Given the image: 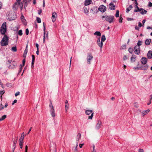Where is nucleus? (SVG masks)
Wrapping results in <instances>:
<instances>
[{
	"mask_svg": "<svg viewBox=\"0 0 152 152\" xmlns=\"http://www.w3.org/2000/svg\"><path fill=\"white\" fill-rule=\"evenodd\" d=\"M32 61L31 62V64H34V61L35 59V56L34 55H32Z\"/></svg>",
	"mask_w": 152,
	"mask_h": 152,
	"instance_id": "72a5a7b5",
	"label": "nucleus"
},
{
	"mask_svg": "<svg viewBox=\"0 0 152 152\" xmlns=\"http://www.w3.org/2000/svg\"><path fill=\"white\" fill-rule=\"evenodd\" d=\"M102 125V122L101 121H100L98 120V121L96 125L95 129H96L98 130L101 128Z\"/></svg>",
	"mask_w": 152,
	"mask_h": 152,
	"instance_id": "6e6552de",
	"label": "nucleus"
},
{
	"mask_svg": "<svg viewBox=\"0 0 152 152\" xmlns=\"http://www.w3.org/2000/svg\"><path fill=\"white\" fill-rule=\"evenodd\" d=\"M27 45L26 48L24 51V54L23 55V56H24L25 57H26V54L27 53Z\"/></svg>",
	"mask_w": 152,
	"mask_h": 152,
	"instance_id": "7c9ffc66",
	"label": "nucleus"
},
{
	"mask_svg": "<svg viewBox=\"0 0 152 152\" xmlns=\"http://www.w3.org/2000/svg\"><path fill=\"white\" fill-rule=\"evenodd\" d=\"M106 40V38L105 36L104 35H102L101 37V41L102 42H104Z\"/></svg>",
	"mask_w": 152,
	"mask_h": 152,
	"instance_id": "c756f323",
	"label": "nucleus"
},
{
	"mask_svg": "<svg viewBox=\"0 0 152 152\" xmlns=\"http://www.w3.org/2000/svg\"><path fill=\"white\" fill-rule=\"evenodd\" d=\"M25 59H24L23 61V65L22 66H24V65H25Z\"/></svg>",
	"mask_w": 152,
	"mask_h": 152,
	"instance_id": "69168bd1",
	"label": "nucleus"
},
{
	"mask_svg": "<svg viewBox=\"0 0 152 152\" xmlns=\"http://www.w3.org/2000/svg\"><path fill=\"white\" fill-rule=\"evenodd\" d=\"M135 4H136V7L137 9V10H134V12H137L138 11H140V8L137 6L138 4L137 1V0L135 1Z\"/></svg>",
	"mask_w": 152,
	"mask_h": 152,
	"instance_id": "5701e85b",
	"label": "nucleus"
},
{
	"mask_svg": "<svg viewBox=\"0 0 152 152\" xmlns=\"http://www.w3.org/2000/svg\"><path fill=\"white\" fill-rule=\"evenodd\" d=\"M94 34L95 35H97L99 36V37L101 36V33L99 31H96L94 33Z\"/></svg>",
	"mask_w": 152,
	"mask_h": 152,
	"instance_id": "c85d7f7f",
	"label": "nucleus"
},
{
	"mask_svg": "<svg viewBox=\"0 0 152 152\" xmlns=\"http://www.w3.org/2000/svg\"><path fill=\"white\" fill-rule=\"evenodd\" d=\"M119 16V11L118 10H117L115 14V17L116 18L118 17Z\"/></svg>",
	"mask_w": 152,
	"mask_h": 152,
	"instance_id": "79ce46f5",
	"label": "nucleus"
},
{
	"mask_svg": "<svg viewBox=\"0 0 152 152\" xmlns=\"http://www.w3.org/2000/svg\"><path fill=\"white\" fill-rule=\"evenodd\" d=\"M12 50L14 52H16L17 51L16 47H13L12 48Z\"/></svg>",
	"mask_w": 152,
	"mask_h": 152,
	"instance_id": "a19ab883",
	"label": "nucleus"
},
{
	"mask_svg": "<svg viewBox=\"0 0 152 152\" xmlns=\"http://www.w3.org/2000/svg\"><path fill=\"white\" fill-rule=\"evenodd\" d=\"M19 141L20 147L21 149H22L23 148V140H19Z\"/></svg>",
	"mask_w": 152,
	"mask_h": 152,
	"instance_id": "a878e982",
	"label": "nucleus"
},
{
	"mask_svg": "<svg viewBox=\"0 0 152 152\" xmlns=\"http://www.w3.org/2000/svg\"><path fill=\"white\" fill-rule=\"evenodd\" d=\"M139 69H140V67H134L133 68V69H134V70H138Z\"/></svg>",
	"mask_w": 152,
	"mask_h": 152,
	"instance_id": "603ef678",
	"label": "nucleus"
},
{
	"mask_svg": "<svg viewBox=\"0 0 152 152\" xmlns=\"http://www.w3.org/2000/svg\"><path fill=\"white\" fill-rule=\"evenodd\" d=\"M138 152H144V151L143 149H138Z\"/></svg>",
	"mask_w": 152,
	"mask_h": 152,
	"instance_id": "5fc2aeb1",
	"label": "nucleus"
},
{
	"mask_svg": "<svg viewBox=\"0 0 152 152\" xmlns=\"http://www.w3.org/2000/svg\"><path fill=\"white\" fill-rule=\"evenodd\" d=\"M85 113L87 115H89L91 113V114L90 116H88V119H92L93 118V117L94 115V113H92V111L91 110H86L85 111Z\"/></svg>",
	"mask_w": 152,
	"mask_h": 152,
	"instance_id": "423d86ee",
	"label": "nucleus"
},
{
	"mask_svg": "<svg viewBox=\"0 0 152 152\" xmlns=\"http://www.w3.org/2000/svg\"><path fill=\"white\" fill-rule=\"evenodd\" d=\"M148 59L145 57H143L141 59L140 61L142 64L143 65H145L147 62Z\"/></svg>",
	"mask_w": 152,
	"mask_h": 152,
	"instance_id": "ddd939ff",
	"label": "nucleus"
},
{
	"mask_svg": "<svg viewBox=\"0 0 152 152\" xmlns=\"http://www.w3.org/2000/svg\"><path fill=\"white\" fill-rule=\"evenodd\" d=\"M5 93V91L4 90H3L1 91H0V95H1L2 96Z\"/></svg>",
	"mask_w": 152,
	"mask_h": 152,
	"instance_id": "09e8293b",
	"label": "nucleus"
},
{
	"mask_svg": "<svg viewBox=\"0 0 152 152\" xmlns=\"http://www.w3.org/2000/svg\"><path fill=\"white\" fill-rule=\"evenodd\" d=\"M123 18L122 17L120 16L119 18V21L120 23H121L122 22Z\"/></svg>",
	"mask_w": 152,
	"mask_h": 152,
	"instance_id": "de8ad7c7",
	"label": "nucleus"
},
{
	"mask_svg": "<svg viewBox=\"0 0 152 152\" xmlns=\"http://www.w3.org/2000/svg\"><path fill=\"white\" fill-rule=\"evenodd\" d=\"M7 64L9 65L8 67L10 69H13L16 66V64L12 60H8Z\"/></svg>",
	"mask_w": 152,
	"mask_h": 152,
	"instance_id": "39448f33",
	"label": "nucleus"
},
{
	"mask_svg": "<svg viewBox=\"0 0 152 152\" xmlns=\"http://www.w3.org/2000/svg\"><path fill=\"white\" fill-rule=\"evenodd\" d=\"M139 26V27H141L142 26V24L140 22H139V25H138Z\"/></svg>",
	"mask_w": 152,
	"mask_h": 152,
	"instance_id": "0e129e2a",
	"label": "nucleus"
},
{
	"mask_svg": "<svg viewBox=\"0 0 152 152\" xmlns=\"http://www.w3.org/2000/svg\"><path fill=\"white\" fill-rule=\"evenodd\" d=\"M18 34L20 36H21L23 34L22 31L21 30H20L18 32Z\"/></svg>",
	"mask_w": 152,
	"mask_h": 152,
	"instance_id": "ea45409f",
	"label": "nucleus"
},
{
	"mask_svg": "<svg viewBox=\"0 0 152 152\" xmlns=\"http://www.w3.org/2000/svg\"><path fill=\"white\" fill-rule=\"evenodd\" d=\"M25 152H28V146L27 145H26L25 146Z\"/></svg>",
	"mask_w": 152,
	"mask_h": 152,
	"instance_id": "6e6d98bb",
	"label": "nucleus"
},
{
	"mask_svg": "<svg viewBox=\"0 0 152 152\" xmlns=\"http://www.w3.org/2000/svg\"><path fill=\"white\" fill-rule=\"evenodd\" d=\"M134 51L136 54H139L140 53V47H138V46H135L134 48Z\"/></svg>",
	"mask_w": 152,
	"mask_h": 152,
	"instance_id": "1a4fd4ad",
	"label": "nucleus"
},
{
	"mask_svg": "<svg viewBox=\"0 0 152 152\" xmlns=\"http://www.w3.org/2000/svg\"><path fill=\"white\" fill-rule=\"evenodd\" d=\"M22 66H23L21 64L20 65V68L19 72H21V71L22 70Z\"/></svg>",
	"mask_w": 152,
	"mask_h": 152,
	"instance_id": "864d4df0",
	"label": "nucleus"
},
{
	"mask_svg": "<svg viewBox=\"0 0 152 152\" xmlns=\"http://www.w3.org/2000/svg\"><path fill=\"white\" fill-rule=\"evenodd\" d=\"M92 152H96L95 149V146L94 145L93 146V151Z\"/></svg>",
	"mask_w": 152,
	"mask_h": 152,
	"instance_id": "e2e57ef3",
	"label": "nucleus"
},
{
	"mask_svg": "<svg viewBox=\"0 0 152 152\" xmlns=\"http://www.w3.org/2000/svg\"><path fill=\"white\" fill-rule=\"evenodd\" d=\"M42 10H39L38 11V14L39 15H40L41 14V13H42Z\"/></svg>",
	"mask_w": 152,
	"mask_h": 152,
	"instance_id": "bf43d9fd",
	"label": "nucleus"
},
{
	"mask_svg": "<svg viewBox=\"0 0 152 152\" xmlns=\"http://www.w3.org/2000/svg\"><path fill=\"white\" fill-rule=\"evenodd\" d=\"M18 137H15V139H14L13 141V144H16L18 140Z\"/></svg>",
	"mask_w": 152,
	"mask_h": 152,
	"instance_id": "f704fd0d",
	"label": "nucleus"
},
{
	"mask_svg": "<svg viewBox=\"0 0 152 152\" xmlns=\"http://www.w3.org/2000/svg\"><path fill=\"white\" fill-rule=\"evenodd\" d=\"M23 23L24 25H26V20L24 19H23L21 20Z\"/></svg>",
	"mask_w": 152,
	"mask_h": 152,
	"instance_id": "a18cd8bd",
	"label": "nucleus"
},
{
	"mask_svg": "<svg viewBox=\"0 0 152 152\" xmlns=\"http://www.w3.org/2000/svg\"><path fill=\"white\" fill-rule=\"evenodd\" d=\"M84 12L85 13H88V9L87 8H85L84 10Z\"/></svg>",
	"mask_w": 152,
	"mask_h": 152,
	"instance_id": "58836bf2",
	"label": "nucleus"
},
{
	"mask_svg": "<svg viewBox=\"0 0 152 152\" xmlns=\"http://www.w3.org/2000/svg\"><path fill=\"white\" fill-rule=\"evenodd\" d=\"M8 106V104L7 103H5V104L4 105V107L5 108H6Z\"/></svg>",
	"mask_w": 152,
	"mask_h": 152,
	"instance_id": "774afa93",
	"label": "nucleus"
},
{
	"mask_svg": "<svg viewBox=\"0 0 152 152\" xmlns=\"http://www.w3.org/2000/svg\"><path fill=\"white\" fill-rule=\"evenodd\" d=\"M81 137V134L80 133H78V134L77 135V142H78V141Z\"/></svg>",
	"mask_w": 152,
	"mask_h": 152,
	"instance_id": "473e14b6",
	"label": "nucleus"
},
{
	"mask_svg": "<svg viewBox=\"0 0 152 152\" xmlns=\"http://www.w3.org/2000/svg\"><path fill=\"white\" fill-rule=\"evenodd\" d=\"M4 109V107L1 104H0V110H1Z\"/></svg>",
	"mask_w": 152,
	"mask_h": 152,
	"instance_id": "49530a36",
	"label": "nucleus"
},
{
	"mask_svg": "<svg viewBox=\"0 0 152 152\" xmlns=\"http://www.w3.org/2000/svg\"><path fill=\"white\" fill-rule=\"evenodd\" d=\"M142 42L141 41H139L137 43V45H136V46H138V47H140V46L142 44Z\"/></svg>",
	"mask_w": 152,
	"mask_h": 152,
	"instance_id": "2f4dec72",
	"label": "nucleus"
},
{
	"mask_svg": "<svg viewBox=\"0 0 152 152\" xmlns=\"http://www.w3.org/2000/svg\"><path fill=\"white\" fill-rule=\"evenodd\" d=\"M109 8L111 10H114L115 9V6L113 2H111L109 4Z\"/></svg>",
	"mask_w": 152,
	"mask_h": 152,
	"instance_id": "f3484780",
	"label": "nucleus"
},
{
	"mask_svg": "<svg viewBox=\"0 0 152 152\" xmlns=\"http://www.w3.org/2000/svg\"><path fill=\"white\" fill-rule=\"evenodd\" d=\"M37 20L38 23H39L41 22V19L38 17H37Z\"/></svg>",
	"mask_w": 152,
	"mask_h": 152,
	"instance_id": "c03bdc74",
	"label": "nucleus"
},
{
	"mask_svg": "<svg viewBox=\"0 0 152 152\" xmlns=\"http://www.w3.org/2000/svg\"><path fill=\"white\" fill-rule=\"evenodd\" d=\"M114 17L113 15H105L103 16L102 18L104 20H106L109 22V23H111L113 22Z\"/></svg>",
	"mask_w": 152,
	"mask_h": 152,
	"instance_id": "f257e3e1",
	"label": "nucleus"
},
{
	"mask_svg": "<svg viewBox=\"0 0 152 152\" xmlns=\"http://www.w3.org/2000/svg\"><path fill=\"white\" fill-rule=\"evenodd\" d=\"M26 0V2H23V3H25V7L26 6H27L28 3L30 2L31 0Z\"/></svg>",
	"mask_w": 152,
	"mask_h": 152,
	"instance_id": "37998d69",
	"label": "nucleus"
},
{
	"mask_svg": "<svg viewBox=\"0 0 152 152\" xmlns=\"http://www.w3.org/2000/svg\"><path fill=\"white\" fill-rule=\"evenodd\" d=\"M92 2L91 0H86L85 2V5L86 6L89 5Z\"/></svg>",
	"mask_w": 152,
	"mask_h": 152,
	"instance_id": "412c9836",
	"label": "nucleus"
},
{
	"mask_svg": "<svg viewBox=\"0 0 152 152\" xmlns=\"http://www.w3.org/2000/svg\"><path fill=\"white\" fill-rule=\"evenodd\" d=\"M25 137V134L24 132H23L22 134L21 135V136L20 137V138L19 140H23V139Z\"/></svg>",
	"mask_w": 152,
	"mask_h": 152,
	"instance_id": "bb28decb",
	"label": "nucleus"
},
{
	"mask_svg": "<svg viewBox=\"0 0 152 152\" xmlns=\"http://www.w3.org/2000/svg\"><path fill=\"white\" fill-rule=\"evenodd\" d=\"M151 40V39H147L145 42V44L146 45H149Z\"/></svg>",
	"mask_w": 152,
	"mask_h": 152,
	"instance_id": "b1692460",
	"label": "nucleus"
},
{
	"mask_svg": "<svg viewBox=\"0 0 152 152\" xmlns=\"http://www.w3.org/2000/svg\"><path fill=\"white\" fill-rule=\"evenodd\" d=\"M43 27H44V37L43 39V42H45V26L44 24V23H43Z\"/></svg>",
	"mask_w": 152,
	"mask_h": 152,
	"instance_id": "6ab92c4d",
	"label": "nucleus"
},
{
	"mask_svg": "<svg viewBox=\"0 0 152 152\" xmlns=\"http://www.w3.org/2000/svg\"><path fill=\"white\" fill-rule=\"evenodd\" d=\"M147 56L148 58L149 59H151L152 58V51H149L147 54Z\"/></svg>",
	"mask_w": 152,
	"mask_h": 152,
	"instance_id": "a211bd4d",
	"label": "nucleus"
},
{
	"mask_svg": "<svg viewBox=\"0 0 152 152\" xmlns=\"http://www.w3.org/2000/svg\"><path fill=\"white\" fill-rule=\"evenodd\" d=\"M20 94V93L19 92H16L15 94V96H17L19 95Z\"/></svg>",
	"mask_w": 152,
	"mask_h": 152,
	"instance_id": "4d7b16f0",
	"label": "nucleus"
},
{
	"mask_svg": "<svg viewBox=\"0 0 152 152\" xmlns=\"http://www.w3.org/2000/svg\"><path fill=\"white\" fill-rule=\"evenodd\" d=\"M50 114L53 117H55L56 116L54 108L52 104L51 101H50V103L49 105Z\"/></svg>",
	"mask_w": 152,
	"mask_h": 152,
	"instance_id": "7ed1b4c3",
	"label": "nucleus"
},
{
	"mask_svg": "<svg viewBox=\"0 0 152 152\" xmlns=\"http://www.w3.org/2000/svg\"><path fill=\"white\" fill-rule=\"evenodd\" d=\"M16 15H15L14 13L12 14H10L8 17V19L10 20H14L16 18Z\"/></svg>",
	"mask_w": 152,
	"mask_h": 152,
	"instance_id": "9d476101",
	"label": "nucleus"
},
{
	"mask_svg": "<svg viewBox=\"0 0 152 152\" xmlns=\"http://www.w3.org/2000/svg\"><path fill=\"white\" fill-rule=\"evenodd\" d=\"M97 44L100 47V50L101 51H102V47L103 45V42L101 41V42H97Z\"/></svg>",
	"mask_w": 152,
	"mask_h": 152,
	"instance_id": "4be33fe9",
	"label": "nucleus"
},
{
	"mask_svg": "<svg viewBox=\"0 0 152 152\" xmlns=\"http://www.w3.org/2000/svg\"><path fill=\"white\" fill-rule=\"evenodd\" d=\"M136 57L134 55H132L131 58V61L132 62H134L135 61Z\"/></svg>",
	"mask_w": 152,
	"mask_h": 152,
	"instance_id": "393cba45",
	"label": "nucleus"
},
{
	"mask_svg": "<svg viewBox=\"0 0 152 152\" xmlns=\"http://www.w3.org/2000/svg\"><path fill=\"white\" fill-rule=\"evenodd\" d=\"M21 3H22L21 0H16V2L13 5V8L15 9H16L17 8V7L16 6V5L20 4Z\"/></svg>",
	"mask_w": 152,
	"mask_h": 152,
	"instance_id": "9b49d317",
	"label": "nucleus"
},
{
	"mask_svg": "<svg viewBox=\"0 0 152 152\" xmlns=\"http://www.w3.org/2000/svg\"><path fill=\"white\" fill-rule=\"evenodd\" d=\"M57 16V14L56 12H54L53 13L52 17V20L53 22H54L56 21Z\"/></svg>",
	"mask_w": 152,
	"mask_h": 152,
	"instance_id": "4468645a",
	"label": "nucleus"
},
{
	"mask_svg": "<svg viewBox=\"0 0 152 152\" xmlns=\"http://www.w3.org/2000/svg\"><path fill=\"white\" fill-rule=\"evenodd\" d=\"M106 9V7L103 5L100 6L99 8V10L102 12H104Z\"/></svg>",
	"mask_w": 152,
	"mask_h": 152,
	"instance_id": "f8f14e48",
	"label": "nucleus"
},
{
	"mask_svg": "<svg viewBox=\"0 0 152 152\" xmlns=\"http://www.w3.org/2000/svg\"><path fill=\"white\" fill-rule=\"evenodd\" d=\"M150 110L148 109L146 110H144L142 111L141 113L143 117H144L145 115L147 114L150 112Z\"/></svg>",
	"mask_w": 152,
	"mask_h": 152,
	"instance_id": "dca6fc26",
	"label": "nucleus"
},
{
	"mask_svg": "<svg viewBox=\"0 0 152 152\" xmlns=\"http://www.w3.org/2000/svg\"><path fill=\"white\" fill-rule=\"evenodd\" d=\"M127 57H126V56L125 55L123 57V59L124 60H126V59H127Z\"/></svg>",
	"mask_w": 152,
	"mask_h": 152,
	"instance_id": "680f3d73",
	"label": "nucleus"
},
{
	"mask_svg": "<svg viewBox=\"0 0 152 152\" xmlns=\"http://www.w3.org/2000/svg\"><path fill=\"white\" fill-rule=\"evenodd\" d=\"M93 56L91 53H89L88 54L87 57V60L88 64H91L90 61L93 59Z\"/></svg>",
	"mask_w": 152,
	"mask_h": 152,
	"instance_id": "0eeeda50",
	"label": "nucleus"
},
{
	"mask_svg": "<svg viewBox=\"0 0 152 152\" xmlns=\"http://www.w3.org/2000/svg\"><path fill=\"white\" fill-rule=\"evenodd\" d=\"M29 33V30L28 28H26V35H28Z\"/></svg>",
	"mask_w": 152,
	"mask_h": 152,
	"instance_id": "3c124183",
	"label": "nucleus"
},
{
	"mask_svg": "<svg viewBox=\"0 0 152 152\" xmlns=\"http://www.w3.org/2000/svg\"><path fill=\"white\" fill-rule=\"evenodd\" d=\"M148 6L149 7H152V3L151 2H149L148 4Z\"/></svg>",
	"mask_w": 152,
	"mask_h": 152,
	"instance_id": "052dcab7",
	"label": "nucleus"
},
{
	"mask_svg": "<svg viewBox=\"0 0 152 152\" xmlns=\"http://www.w3.org/2000/svg\"><path fill=\"white\" fill-rule=\"evenodd\" d=\"M17 102V100L16 99L13 102V103H12V105H13L15 103H16Z\"/></svg>",
	"mask_w": 152,
	"mask_h": 152,
	"instance_id": "13d9d810",
	"label": "nucleus"
},
{
	"mask_svg": "<svg viewBox=\"0 0 152 152\" xmlns=\"http://www.w3.org/2000/svg\"><path fill=\"white\" fill-rule=\"evenodd\" d=\"M135 29L136 30H139V27H138L137 26H136L135 27Z\"/></svg>",
	"mask_w": 152,
	"mask_h": 152,
	"instance_id": "338daca9",
	"label": "nucleus"
},
{
	"mask_svg": "<svg viewBox=\"0 0 152 152\" xmlns=\"http://www.w3.org/2000/svg\"><path fill=\"white\" fill-rule=\"evenodd\" d=\"M132 5H130L126 9V12L128 13L129 11L132 9Z\"/></svg>",
	"mask_w": 152,
	"mask_h": 152,
	"instance_id": "cd10ccee",
	"label": "nucleus"
},
{
	"mask_svg": "<svg viewBox=\"0 0 152 152\" xmlns=\"http://www.w3.org/2000/svg\"><path fill=\"white\" fill-rule=\"evenodd\" d=\"M18 6H19L20 7V8L21 10H22V9H23V3H21L20 4H18V5H16V6H17V7H18Z\"/></svg>",
	"mask_w": 152,
	"mask_h": 152,
	"instance_id": "4c0bfd02",
	"label": "nucleus"
},
{
	"mask_svg": "<svg viewBox=\"0 0 152 152\" xmlns=\"http://www.w3.org/2000/svg\"><path fill=\"white\" fill-rule=\"evenodd\" d=\"M129 52L131 54H132L133 52V49L131 48H129L128 49Z\"/></svg>",
	"mask_w": 152,
	"mask_h": 152,
	"instance_id": "e433bc0d",
	"label": "nucleus"
},
{
	"mask_svg": "<svg viewBox=\"0 0 152 152\" xmlns=\"http://www.w3.org/2000/svg\"><path fill=\"white\" fill-rule=\"evenodd\" d=\"M148 66L147 64H146L144 66L142 65L140 67V68L141 70H146L148 69Z\"/></svg>",
	"mask_w": 152,
	"mask_h": 152,
	"instance_id": "2eb2a0df",
	"label": "nucleus"
},
{
	"mask_svg": "<svg viewBox=\"0 0 152 152\" xmlns=\"http://www.w3.org/2000/svg\"><path fill=\"white\" fill-rule=\"evenodd\" d=\"M6 115H3L1 118L2 120L3 121L4 120L5 118H6Z\"/></svg>",
	"mask_w": 152,
	"mask_h": 152,
	"instance_id": "8fccbe9b",
	"label": "nucleus"
},
{
	"mask_svg": "<svg viewBox=\"0 0 152 152\" xmlns=\"http://www.w3.org/2000/svg\"><path fill=\"white\" fill-rule=\"evenodd\" d=\"M6 22H4L2 24L0 28V31L1 34H4L6 32Z\"/></svg>",
	"mask_w": 152,
	"mask_h": 152,
	"instance_id": "20e7f679",
	"label": "nucleus"
},
{
	"mask_svg": "<svg viewBox=\"0 0 152 152\" xmlns=\"http://www.w3.org/2000/svg\"><path fill=\"white\" fill-rule=\"evenodd\" d=\"M8 37L6 35H4L1 42V45L4 46L8 45Z\"/></svg>",
	"mask_w": 152,
	"mask_h": 152,
	"instance_id": "f03ea898",
	"label": "nucleus"
},
{
	"mask_svg": "<svg viewBox=\"0 0 152 152\" xmlns=\"http://www.w3.org/2000/svg\"><path fill=\"white\" fill-rule=\"evenodd\" d=\"M140 11H138V12H140V13L142 15H144L146 13L147 11L145 10H144L142 8L140 9Z\"/></svg>",
	"mask_w": 152,
	"mask_h": 152,
	"instance_id": "aec40b11",
	"label": "nucleus"
},
{
	"mask_svg": "<svg viewBox=\"0 0 152 152\" xmlns=\"http://www.w3.org/2000/svg\"><path fill=\"white\" fill-rule=\"evenodd\" d=\"M69 104H65V109L66 112L67 111V110H68V109L69 108Z\"/></svg>",
	"mask_w": 152,
	"mask_h": 152,
	"instance_id": "c9c22d12",
	"label": "nucleus"
}]
</instances>
